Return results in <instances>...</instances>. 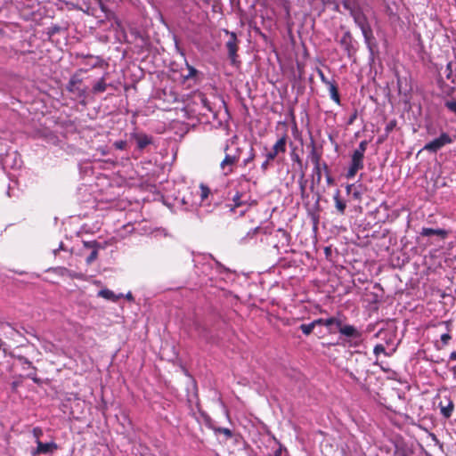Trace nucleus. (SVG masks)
Masks as SVG:
<instances>
[{
    "mask_svg": "<svg viewBox=\"0 0 456 456\" xmlns=\"http://www.w3.org/2000/svg\"><path fill=\"white\" fill-rule=\"evenodd\" d=\"M350 189H351V185H348V186H347V191H350Z\"/></svg>",
    "mask_w": 456,
    "mask_h": 456,
    "instance_id": "51",
    "label": "nucleus"
},
{
    "mask_svg": "<svg viewBox=\"0 0 456 456\" xmlns=\"http://www.w3.org/2000/svg\"><path fill=\"white\" fill-rule=\"evenodd\" d=\"M354 21L360 28L365 42L369 44V41L372 37V30L366 15L363 13L360 17H357Z\"/></svg>",
    "mask_w": 456,
    "mask_h": 456,
    "instance_id": "8",
    "label": "nucleus"
},
{
    "mask_svg": "<svg viewBox=\"0 0 456 456\" xmlns=\"http://www.w3.org/2000/svg\"><path fill=\"white\" fill-rule=\"evenodd\" d=\"M256 157L255 150L253 147L250 148L248 156L242 161L244 167H247L249 163H251Z\"/></svg>",
    "mask_w": 456,
    "mask_h": 456,
    "instance_id": "30",
    "label": "nucleus"
},
{
    "mask_svg": "<svg viewBox=\"0 0 456 456\" xmlns=\"http://www.w3.org/2000/svg\"><path fill=\"white\" fill-rule=\"evenodd\" d=\"M291 159L294 162H297L300 167H302V161L297 154H293Z\"/></svg>",
    "mask_w": 456,
    "mask_h": 456,
    "instance_id": "42",
    "label": "nucleus"
},
{
    "mask_svg": "<svg viewBox=\"0 0 456 456\" xmlns=\"http://www.w3.org/2000/svg\"><path fill=\"white\" fill-rule=\"evenodd\" d=\"M445 77L452 83H456V75L453 74L452 69V62H448L445 68Z\"/></svg>",
    "mask_w": 456,
    "mask_h": 456,
    "instance_id": "25",
    "label": "nucleus"
},
{
    "mask_svg": "<svg viewBox=\"0 0 456 456\" xmlns=\"http://www.w3.org/2000/svg\"><path fill=\"white\" fill-rule=\"evenodd\" d=\"M349 12L350 15L353 17L354 20L357 19V17H360L361 15L363 14V12L360 5L353 8L352 10L349 11Z\"/></svg>",
    "mask_w": 456,
    "mask_h": 456,
    "instance_id": "32",
    "label": "nucleus"
},
{
    "mask_svg": "<svg viewBox=\"0 0 456 456\" xmlns=\"http://www.w3.org/2000/svg\"><path fill=\"white\" fill-rule=\"evenodd\" d=\"M82 80L77 77V76H72L69 78V83L67 84V90L69 93L75 94L79 97L85 96L86 94V89L80 88L78 85H80Z\"/></svg>",
    "mask_w": 456,
    "mask_h": 456,
    "instance_id": "12",
    "label": "nucleus"
},
{
    "mask_svg": "<svg viewBox=\"0 0 456 456\" xmlns=\"http://www.w3.org/2000/svg\"><path fill=\"white\" fill-rule=\"evenodd\" d=\"M362 168H363V161L351 158V163H350L349 168L346 175V178L347 179L354 178L355 176L356 173L358 172V170L362 169Z\"/></svg>",
    "mask_w": 456,
    "mask_h": 456,
    "instance_id": "14",
    "label": "nucleus"
},
{
    "mask_svg": "<svg viewBox=\"0 0 456 456\" xmlns=\"http://www.w3.org/2000/svg\"><path fill=\"white\" fill-rule=\"evenodd\" d=\"M312 322L315 328L317 325H324V319H322V318L316 319V320L313 321Z\"/></svg>",
    "mask_w": 456,
    "mask_h": 456,
    "instance_id": "43",
    "label": "nucleus"
},
{
    "mask_svg": "<svg viewBox=\"0 0 456 456\" xmlns=\"http://www.w3.org/2000/svg\"><path fill=\"white\" fill-rule=\"evenodd\" d=\"M323 168H324V169H327V168H328V167H327V164H326V163H323Z\"/></svg>",
    "mask_w": 456,
    "mask_h": 456,
    "instance_id": "50",
    "label": "nucleus"
},
{
    "mask_svg": "<svg viewBox=\"0 0 456 456\" xmlns=\"http://www.w3.org/2000/svg\"><path fill=\"white\" fill-rule=\"evenodd\" d=\"M125 297L129 301H133L134 300V297H133L131 292H128Z\"/></svg>",
    "mask_w": 456,
    "mask_h": 456,
    "instance_id": "45",
    "label": "nucleus"
},
{
    "mask_svg": "<svg viewBox=\"0 0 456 456\" xmlns=\"http://www.w3.org/2000/svg\"><path fill=\"white\" fill-rule=\"evenodd\" d=\"M114 146L118 150H125L126 147V142L123 140L116 141Z\"/></svg>",
    "mask_w": 456,
    "mask_h": 456,
    "instance_id": "35",
    "label": "nucleus"
},
{
    "mask_svg": "<svg viewBox=\"0 0 456 456\" xmlns=\"http://www.w3.org/2000/svg\"><path fill=\"white\" fill-rule=\"evenodd\" d=\"M43 429L39 427H36L32 429V435L35 438L36 444H37V441H40V438L43 436Z\"/></svg>",
    "mask_w": 456,
    "mask_h": 456,
    "instance_id": "31",
    "label": "nucleus"
},
{
    "mask_svg": "<svg viewBox=\"0 0 456 456\" xmlns=\"http://www.w3.org/2000/svg\"><path fill=\"white\" fill-rule=\"evenodd\" d=\"M97 296L99 297H102L104 299H107V300H110L112 302H117L118 299H120L121 297H124L123 294H115L112 290H110L109 289H101L97 293Z\"/></svg>",
    "mask_w": 456,
    "mask_h": 456,
    "instance_id": "17",
    "label": "nucleus"
},
{
    "mask_svg": "<svg viewBox=\"0 0 456 456\" xmlns=\"http://www.w3.org/2000/svg\"><path fill=\"white\" fill-rule=\"evenodd\" d=\"M68 276L69 278H72V279H79V280H82L84 278V274L83 273H75V272H72L70 270L69 272V275Z\"/></svg>",
    "mask_w": 456,
    "mask_h": 456,
    "instance_id": "39",
    "label": "nucleus"
},
{
    "mask_svg": "<svg viewBox=\"0 0 456 456\" xmlns=\"http://www.w3.org/2000/svg\"><path fill=\"white\" fill-rule=\"evenodd\" d=\"M439 408H440L441 414L444 418L448 419L452 414V411L454 409V404L449 397H445L444 401H441L439 403Z\"/></svg>",
    "mask_w": 456,
    "mask_h": 456,
    "instance_id": "13",
    "label": "nucleus"
},
{
    "mask_svg": "<svg viewBox=\"0 0 456 456\" xmlns=\"http://www.w3.org/2000/svg\"><path fill=\"white\" fill-rule=\"evenodd\" d=\"M0 162L4 170L18 169L21 167L22 160L17 151H8L1 156Z\"/></svg>",
    "mask_w": 456,
    "mask_h": 456,
    "instance_id": "5",
    "label": "nucleus"
},
{
    "mask_svg": "<svg viewBox=\"0 0 456 456\" xmlns=\"http://www.w3.org/2000/svg\"><path fill=\"white\" fill-rule=\"evenodd\" d=\"M342 4H343L344 8L346 9L347 11H350L353 8L359 5L357 0H343Z\"/></svg>",
    "mask_w": 456,
    "mask_h": 456,
    "instance_id": "28",
    "label": "nucleus"
},
{
    "mask_svg": "<svg viewBox=\"0 0 456 456\" xmlns=\"http://www.w3.org/2000/svg\"><path fill=\"white\" fill-rule=\"evenodd\" d=\"M17 359L21 364L23 370H29L26 377L38 384L40 379L37 376V368L33 365V363L28 359L21 355L18 356Z\"/></svg>",
    "mask_w": 456,
    "mask_h": 456,
    "instance_id": "9",
    "label": "nucleus"
},
{
    "mask_svg": "<svg viewBox=\"0 0 456 456\" xmlns=\"http://www.w3.org/2000/svg\"><path fill=\"white\" fill-rule=\"evenodd\" d=\"M186 66L189 71L188 75L186 76V78L194 77L198 72L197 69L192 66L189 65L188 63L186 64Z\"/></svg>",
    "mask_w": 456,
    "mask_h": 456,
    "instance_id": "37",
    "label": "nucleus"
},
{
    "mask_svg": "<svg viewBox=\"0 0 456 456\" xmlns=\"http://www.w3.org/2000/svg\"><path fill=\"white\" fill-rule=\"evenodd\" d=\"M269 456H281V451H276L273 455Z\"/></svg>",
    "mask_w": 456,
    "mask_h": 456,
    "instance_id": "47",
    "label": "nucleus"
},
{
    "mask_svg": "<svg viewBox=\"0 0 456 456\" xmlns=\"http://www.w3.org/2000/svg\"><path fill=\"white\" fill-rule=\"evenodd\" d=\"M308 158L314 165L313 168V175L314 178L316 179V182L319 183L322 180V166H321V154L316 151L315 147L313 146Z\"/></svg>",
    "mask_w": 456,
    "mask_h": 456,
    "instance_id": "6",
    "label": "nucleus"
},
{
    "mask_svg": "<svg viewBox=\"0 0 456 456\" xmlns=\"http://www.w3.org/2000/svg\"><path fill=\"white\" fill-rule=\"evenodd\" d=\"M192 193L193 191H189V189H187V191H185L181 200L182 204L184 206L186 210H191L196 206L203 203L208 198L210 189L204 183H200L199 189L196 191V194L199 195V199H194L192 197Z\"/></svg>",
    "mask_w": 456,
    "mask_h": 456,
    "instance_id": "2",
    "label": "nucleus"
},
{
    "mask_svg": "<svg viewBox=\"0 0 456 456\" xmlns=\"http://www.w3.org/2000/svg\"><path fill=\"white\" fill-rule=\"evenodd\" d=\"M340 45L343 46L344 50L347 53V54L351 55V51L353 47V37L349 31H346L343 34L342 37L339 41Z\"/></svg>",
    "mask_w": 456,
    "mask_h": 456,
    "instance_id": "16",
    "label": "nucleus"
},
{
    "mask_svg": "<svg viewBox=\"0 0 456 456\" xmlns=\"http://www.w3.org/2000/svg\"><path fill=\"white\" fill-rule=\"evenodd\" d=\"M392 127H393V124L391 123V124H389V125L387 126V131H389V130H391V129H392Z\"/></svg>",
    "mask_w": 456,
    "mask_h": 456,
    "instance_id": "48",
    "label": "nucleus"
},
{
    "mask_svg": "<svg viewBox=\"0 0 456 456\" xmlns=\"http://www.w3.org/2000/svg\"><path fill=\"white\" fill-rule=\"evenodd\" d=\"M420 234L425 237H429L432 235H437L442 239H444L447 236V232L444 229H433V228H422Z\"/></svg>",
    "mask_w": 456,
    "mask_h": 456,
    "instance_id": "18",
    "label": "nucleus"
},
{
    "mask_svg": "<svg viewBox=\"0 0 456 456\" xmlns=\"http://www.w3.org/2000/svg\"><path fill=\"white\" fill-rule=\"evenodd\" d=\"M338 331L342 336L346 337L342 342L344 346L356 347L362 341V332L353 325H342L341 323Z\"/></svg>",
    "mask_w": 456,
    "mask_h": 456,
    "instance_id": "3",
    "label": "nucleus"
},
{
    "mask_svg": "<svg viewBox=\"0 0 456 456\" xmlns=\"http://www.w3.org/2000/svg\"><path fill=\"white\" fill-rule=\"evenodd\" d=\"M207 426L211 428L216 434H224L227 439L232 437V432L230 428H216L212 425V421L210 418H207Z\"/></svg>",
    "mask_w": 456,
    "mask_h": 456,
    "instance_id": "19",
    "label": "nucleus"
},
{
    "mask_svg": "<svg viewBox=\"0 0 456 456\" xmlns=\"http://www.w3.org/2000/svg\"><path fill=\"white\" fill-rule=\"evenodd\" d=\"M340 324H341V321L335 317L324 319V326H326L328 328H330L332 325H336L338 328H339Z\"/></svg>",
    "mask_w": 456,
    "mask_h": 456,
    "instance_id": "26",
    "label": "nucleus"
},
{
    "mask_svg": "<svg viewBox=\"0 0 456 456\" xmlns=\"http://www.w3.org/2000/svg\"><path fill=\"white\" fill-rule=\"evenodd\" d=\"M385 347L383 345L381 344H378L375 346L374 349H373V353L376 354V355H379V354L383 353L385 354Z\"/></svg>",
    "mask_w": 456,
    "mask_h": 456,
    "instance_id": "36",
    "label": "nucleus"
},
{
    "mask_svg": "<svg viewBox=\"0 0 456 456\" xmlns=\"http://www.w3.org/2000/svg\"><path fill=\"white\" fill-rule=\"evenodd\" d=\"M442 324H444L446 326L447 331H450L451 322H449V321L443 322ZM451 338H452V337L449 334V332H446V333H444L441 335V342L444 346L447 345L448 342L451 340Z\"/></svg>",
    "mask_w": 456,
    "mask_h": 456,
    "instance_id": "24",
    "label": "nucleus"
},
{
    "mask_svg": "<svg viewBox=\"0 0 456 456\" xmlns=\"http://www.w3.org/2000/svg\"><path fill=\"white\" fill-rule=\"evenodd\" d=\"M444 106L448 109V110L456 115V99L445 101Z\"/></svg>",
    "mask_w": 456,
    "mask_h": 456,
    "instance_id": "29",
    "label": "nucleus"
},
{
    "mask_svg": "<svg viewBox=\"0 0 456 456\" xmlns=\"http://www.w3.org/2000/svg\"><path fill=\"white\" fill-rule=\"evenodd\" d=\"M318 75H319V77H320L321 81H322L323 84H325L327 86H328L329 85H330L331 83H333V82H334V81L329 80V79L325 77V75H324L323 71H322V70H321V69H318Z\"/></svg>",
    "mask_w": 456,
    "mask_h": 456,
    "instance_id": "33",
    "label": "nucleus"
},
{
    "mask_svg": "<svg viewBox=\"0 0 456 456\" xmlns=\"http://www.w3.org/2000/svg\"><path fill=\"white\" fill-rule=\"evenodd\" d=\"M449 358L452 361H456V351L452 352Z\"/></svg>",
    "mask_w": 456,
    "mask_h": 456,
    "instance_id": "46",
    "label": "nucleus"
},
{
    "mask_svg": "<svg viewBox=\"0 0 456 456\" xmlns=\"http://www.w3.org/2000/svg\"><path fill=\"white\" fill-rule=\"evenodd\" d=\"M106 89L107 84L105 82V77H102L94 85L92 91L94 94H99L105 92Z\"/></svg>",
    "mask_w": 456,
    "mask_h": 456,
    "instance_id": "22",
    "label": "nucleus"
},
{
    "mask_svg": "<svg viewBox=\"0 0 456 456\" xmlns=\"http://www.w3.org/2000/svg\"><path fill=\"white\" fill-rule=\"evenodd\" d=\"M62 248V243H61L60 248L58 249L53 250V254L56 255L57 251Z\"/></svg>",
    "mask_w": 456,
    "mask_h": 456,
    "instance_id": "49",
    "label": "nucleus"
},
{
    "mask_svg": "<svg viewBox=\"0 0 456 456\" xmlns=\"http://www.w3.org/2000/svg\"><path fill=\"white\" fill-rule=\"evenodd\" d=\"M237 140V136H233L232 138L226 141L224 146V152L225 156L224 159L220 163V169L224 175H229L233 172L234 165L240 160L241 149L237 147L234 152L229 151L230 145L232 144Z\"/></svg>",
    "mask_w": 456,
    "mask_h": 456,
    "instance_id": "1",
    "label": "nucleus"
},
{
    "mask_svg": "<svg viewBox=\"0 0 456 456\" xmlns=\"http://www.w3.org/2000/svg\"><path fill=\"white\" fill-rule=\"evenodd\" d=\"M272 160H268L267 158H265V160L261 165V168H262L263 171H265L268 168L269 163Z\"/></svg>",
    "mask_w": 456,
    "mask_h": 456,
    "instance_id": "44",
    "label": "nucleus"
},
{
    "mask_svg": "<svg viewBox=\"0 0 456 456\" xmlns=\"http://www.w3.org/2000/svg\"><path fill=\"white\" fill-rule=\"evenodd\" d=\"M367 141H362L360 143H359V146L358 148L356 149L358 151H362L363 153H365L366 151V149H367Z\"/></svg>",
    "mask_w": 456,
    "mask_h": 456,
    "instance_id": "40",
    "label": "nucleus"
},
{
    "mask_svg": "<svg viewBox=\"0 0 456 456\" xmlns=\"http://www.w3.org/2000/svg\"><path fill=\"white\" fill-rule=\"evenodd\" d=\"M133 137L134 138L139 150H143L146 146L152 143L151 136L145 134H134Z\"/></svg>",
    "mask_w": 456,
    "mask_h": 456,
    "instance_id": "15",
    "label": "nucleus"
},
{
    "mask_svg": "<svg viewBox=\"0 0 456 456\" xmlns=\"http://www.w3.org/2000/svg\"><path fill=\"white\" fill-rule=\"evenodd\" d=\"M334 201H335V206H336V208L338 209V211L340 213V214H344L345 213V209L346 208V202L343 201L341 199H340V193H339V191H337L336 193L334 194Z\"/></svg>",
    "mask_w": 456,
    "mask_h": 456,
    "instance_id": "21",
    "label": "nucleus"
},
{
    "mask_svg": "<svg viewBox=\"0 0 456 456\" xmlns=\"http://www.w3.org/2000/svg\"><path fill=\"white\" fill-rule=\"evenodd\" d=\"M58 449V444L52 441L49 443H43L37 441V447L32 450V455L52 453Z\"/></svg>",
    "mask_w": 456,
    "mask_h": 456,
    "instance_id": "10",
    "label": "nucleus"
},
{
    "mask_svg": "<svg viewBox=\"0 0 456 456\" xmlns=\"http://www.w3.org/2000/svg\"><path fill=\"white\" fill-rule=\"evenodd\" d=\"M287 150V135L283 134L273 146L272 150L265 154L268 160H273L279 154L285 153Z\"/></svg>",
    "mask_w": 456,
    "mask_h": 456,
    "instance_id": "7",
    "label": "nucleus"
},
{
    "mask_svg": "<svg viewBox=\"0 0 456 456\" xmlns=\"http://www.w3.org/2000/svg\"><path fill=\"white\" fill-rule=\"evenodd\" d=\"M85 246L86 248H93L92 252L86 257V264L90 265L97 258V256H98L97 242L96 241L85 242Z\"/></svg>",
    "mask_w": 456,
    "mask_h": 456,
    "instance_id": "20",
    "label": "nucleus"
},
{
    "mask_svg": "<svg viewBox=\"0 0 456 456\" xmlns=\"http://www.w3.org/2000/svg\"><path fill=\"white\" fill-rule=\"evenodd\" d=\"M236 200H237L234 198V201L236 202V206H239V205H240V203H238Z\"/></svg>",
    "mask_w": 456,
    "mask_h": 456,
    "instance_id": "52",
    "label": "nucleus"
},
{
    "mask_svg": "<svg viewBox=\"0 0 456 456\" xmlns=\"http://www.w3.org/2000/svg\"><path fill=\"white\" fill-rule=\"evenodd\" d=\"M330 98L338 104H340V97L335 82L328 86Z\"/></svg>",
    "mask_w": 456,
    "mask_h": 456,
    "instance_id": "23",
    "label": "nucleus"
},
{
    "mask_svg": "<svg viewBox=\"0 0 456 456\" xmlns=\"http://www.w3.org/2000/svg\"><path fill=\"white\" fill-rule=\"evenodd\" d=\"M69 270L65 267H59L56 269V273L60 275H69Z\"/></svg>",
    "mask_w": 456,
    "mask_h": 456,
    "instance_id": "41",
    "label": "nucleus"
},
{
    "mask_svg": "<svg viewBox=\"0 0 456 456\" xmlns=\"http://www.w3.org/2000/svg\"><path fill=\"white\" fill-rule=\"evenodd\" d=\"M352 158L354 159H359L363 161L364 153L362 151H358L357 150H354V151L352 154Z\"/></svg>",
    "mask_w": 456,
    "mask_h": 456,
    "instance_id": "38",
    "label": "nucleus"
},
{
    "mask_svg": "<svg viewBox=\"0 0 456 456\" xmlns=\"http://www.w3.org/2000/svg\"><path fill=\"white\" fill-rule=\"evenodd\" d=\"M226 33L230 35V38L226 42V48L228 50V54H229L232 63L235 64L236 58H237V51H238L237 37L234 32L230 33L228 31H226Z\"/></svg>",
    "mask_w": 456,
    "mask_h": 456,
    "instance_id": "11",
    "label": "nucleus"
},
{
    "mask_svg": "<svg viewBox=\"0 0 456 456\" xmlns=\"http://www.w3.org/2000/svg\"><path fill=\"white\" fill-rule=\"evenodd\" d=\"M201 104L208 110H211L210 103L205 95L201 94L200 96Z\"/></svg>",
    "mask_w": 456,
    "mask_h": 456,
    "instance_id": "34",
    "label": "nucleus"
},
{
    "mask_svg": "<svg viewBox=\"0 0 456 456\" xmlns=\"http://www.w3.org/2000/svg\"><path fill=\"white\" fill-rule=\"evenodd\" d=\"M300 330H302V332L308 336L312 333V331L314 330V326L313 324V322H310V323H304V324H301L300 325Z\"/></svg>",
    "mask_w": 456,
    "mask_h": 456,
    "instance_id": "27",
    "label": "nucleus"
},
{
    "mask_svg": "<svg viewBox=\"0 0 456 456\" xmlns=\"http://www.w3.org/2000/svg\"><path fill=\"white\" fill-rule=\"evenodd\" d=\"M453 142L454 139L452 136H451L448 133L443 132L438 137L426 143L422 150L436 153L445 145L451 144Z\"/></svg>",
    "mask_w": 456,
    "mask_h": 456,
    "instance_id": "4",
    "label": "nucleus"
}]
</instances>
